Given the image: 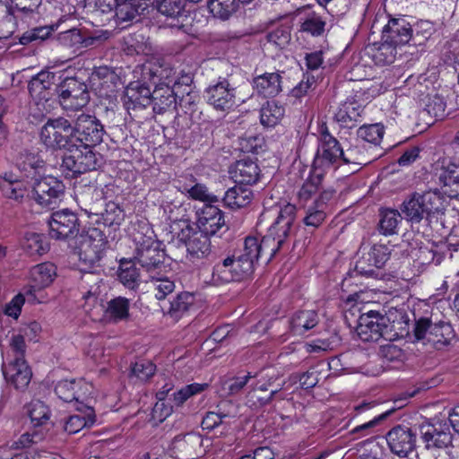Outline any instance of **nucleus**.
<instances>
[{
  "label": "nucleus",
  "mask_w": 459,
  "mask_h": 459,
  "mask_svg": "<svg viewBox=\"0 0 459 459\" xmlns=\"http://www.w3.org/2000/svg\"><path fill=\"white\" fill-rule=\"evenodd\" d=\"M295 220L296 207L287 204L280 209L268 234L261 240L255 237L246 238L243 250L235 257L247 278L253 274L255 264L262 255H268L270 261L286 247L293 232Z\"/></svg>",
  "instance_id": "1"
},
{
  "label": "nucleus",
  "mask_w": 459,
  "mask_h": 459,
  "mask_svg": "<svg viewBox=\"0 0 459 459\" xmlns=\"http://www.w3.org/2000/svg\"><path fill=\"white\" fill-rule=\"evenodd\" d=\"M397 313L381 314L376 310L363 312L359 319L357 333L363 342H377L383 338L393 340L399 336L401 321H397Z\"/></svg>",
  "instance_id": "2"
},
{
  "label": "nucleus",
  "mask_w": 459,
  "mask_h": 459,
  "mask_svg": "<svg viewBox=\"0 0 459 459\" xmlns=\"http://www.w3.org/2000/svg\"><path fill=\"white\" fill-rule=\"evenodd\" d=\"M134 244V258L148 273L159 271L164 264L165 254L160 243L155 239L153 230L144 224L133 233Z\"/></svg>",
  "instance_id": "3"
},
{
  "label": "nucleus",
  "mask_w": 459,
  "mask_h": 459,
  "mask_svg": "<svg viewBox=\"0 0 459 459\" xmlns=\"http://www.w3.org/2000/svg\"><path fill=\"white\" fill-rule=\"evenodd\" d=\"M40 142L48 149L69 150L74 143L73 120L67 116L48 118L39 132Z\"/></svg>",
  "instance_id": "4"
},
{
  "label": "nucleus",
  "mask_w": 459,
  "mask_h": 459,
  "mask_svg": "<svg viewBox=\"0 0 459 459\" xmlns=\"http://www.w3.org/2000/svg\"><path fill=\"white\" fill-rule=\"evenodd\" d=\"M56 78L55 73L41 71L29 82L28 90L39 112V117H46L53 108L54 96L56 94V86L57 85Z\"/></svg>",
  "instance_id": "5"
},
{
  "label": "nucleus",
  "mask_w": 459,
  "mask_h": 459,
  "mask_svg": "<svg viewBox=\"0 0 459 459\" xmlns=\"http://www.w3.org/2000/svg\"><path fill=\"white\" fill-rule=\"evenodd\" d=\"M67 117L73 120L74 143L95 147L102 143L105 129L97 117L83 111Z\"/></svg>",
  "instance_id": "6"
},
{
  "label": "nucleus",
  "mask_w": 459,
  "mask_h": 459,
  "mask_svg": "<svg viewBox=\"0 0 459 459\" xmlns=\"http://www.w3.org/2000/svg\"><path fill=\"white\" fill-rule=\"evenodd\" d=\"M318 134V145L312 169L323 173L327 169L341 165L343 149L339 141L330 134L325 124L319 127Z\"/></svg>",
  "instance_id": "7"
},
{
  "label": "nucleus",
  "mask_w": 459,
  "mask_h": 459,
  "mask_svg": "<svg viewBox=\"0 0 459 459\" xmlns=\"http://www.w3.org/2000/svg\"><path fill=\"white\" fill-rule=\"evenodd\" d=\"M56 91L59 104L67 112H82L91 99L87 85L77 77H65Z\"/></svg>",
  "instance_id": "8"
},
{
  "label": "nucleus",
  "mask_w": 459,
  "mask_h": 459,
  "mask_svg": "<svg viewBox=\"0 0 459 459\" xmlns=\"http://www.w3.org/2000/svg\"><path fill=\"white\" fill-rule=\"evenodd\" d=\"M108 246L105 234L97 228H91L76 240V253L80 261L91 267L99 264Z\"/></svg>",
  "instance_id": "9"
},
{
  "label": "nucleus",
  "mask_w": 459,
  "mask_h": 459,
  "mask_svg": "<svg viewBox=\"0 0 459 459\" xmlns=\"http://www.w3.org/2000/svg\"><path fill=\"white\" fill-rule=\"evenodd\" d=\"M93 148L76 143L68 150L69 153L63 157L61 163V169L66 178H76L97 169L98 158Z\"/></svg>",
  "instance_id": "10"
},
{
  "label": "nucleus",
  "mask_w": 459,
  "mask_h": 459,
  "mask_svg": "<svg viewBox=\"0 0 459 459\" xmlns=\"http://www.w3.org/2000/svg\"><path fill=\"white\" fill-rule=\"evenodd\" d=\"M65 186L55 177L37 178L32 184L31 198L41 207L54 209L64 198Z\"/></svg>",
  "instance_id": "11"
},
{
  "label": "nucleus",
  "mask_w": 459,
  "mask_h": 459,
  "mask_svg": "<svg viewBox=\"0 0 459 459\" xmlns=\"http://www.w3.org/2000/svg\"><path fill=\"white\" fill-rule=\"evenodd\" d=\"M49 235L56 239H68L76 237L80 230L77 214L69 209L53 212L48 220Z\"/></svg>",
  "instance_id": "12"
},
{
  "label": "nucleus",
  "mask_w": 459,
  "mask_h": 459,
  "mask_svg": "<svg viewBox=\"0 0 459 459\" xmlns=\"http://www.w3.org/2000/svg\"><path fill=\"white\" fill-rule=\"evenodd\" d=\"M204 98L215 109L227 111L236 105V88L229 79L219 77L216 83L205 89Z\"/></svg>",
  "instance_id": "13"
},
{
  "label": "nucleus",
  "mask_w": 459,
  "mask_h": 459,
  "mask_svg": "<svg viewBox=\"0 0 459 459\" xmlns=\"http://www.w3.org/2000/svg\"><path fill=\"white\" fill-rule=\"evenodd\" d=\"M210 237L188 222H186L185 227L178 234V241L185 245L189 255L196 258L206 256L210 253Z\"/></svg>",
  "instance_id": "14"
},
{
  "label": "nucleus",
  "mask_w": 459,
  "mask_h": 459,
  "mask_svg": "<svg viewBox=\"0 0 459 459\" xmlns=\"http://www.w3.org/2000/svg\"><path fill=\"white\" fill-rule=\"evenodd\" d=\"M56 277V267L54 264L46 262L33 266L30 270V284L25 288V294L30 302H39L36 292L48 287Z\"/></svg>",
  "instance_id": "15"
},
{
  "label": "nucleus",
  "mask_w": 459,
  "mask_h": 459,
  "mask_svg": "<svg viewBox=\"0 0 459 459\" xmlns=\"http://www.w3.org/2000/svg\"><path fill=\"white\" fill-rule=\"evenodd\" d=\"M385 438L390 451L399 457H407L416 447V433L406 426L394 427Z\"/></svg>",
  "instance_id": "16"
},
{
  "label": "nucleus",
  "mask_w": 459,
  "mask_h": 459,
  "mask_svg": "<svg viewBox=\"0 0 459 459\" xmlns=\"http://www.w3.org/2000/svg\"><path fill=\"white\" fill-rule=\"evenodd\" d=\"M420 434L427 450L443 449L452 445L453 437L446 423L424 422L420 425Z\"/></svg>",
  "instance_id": "17"
},
{
  "label": "nucleus",
  "mask_w": 459,
  "mask_h": 459,
  "mask_svg": "<svg viewBox=\"0 0 459 459\" xmlns=\"http://www.w3.org/2000/svg\"><path fill=\"white\" fill-rule=\"evenodd\" d=\"M6 381L17 390L24 391L30 385L32 372L24 358L12 359L3 367Z\"/></svg>",
  "instance_id": "18"
},
{
  "label": "nucleus",
  "mask_w": 459,
  "mask_h": 459,
  "mask_svg": "<svg viewBox=\"0 0 459 459\" xmlns=\"http://www.w3.org/2000/svg\"><path fill=\"white\" fill-rule=\"evenodd\" d=\"M196 229L213 236L225 227L223 212L212 204H205L196 212Z\"/></svg>",
  "instance_id": "19"
},
{
  "label": "nucleus",
  "mask_w": 459,
  "mask_h": 459,
  "mask_svg": "<svg viewBox=\"0 0 459 459\" xmlns=\"http://www.w3.org/2000/svg\"><path fill=\"white\" fill-rule=\"evenodd\" d=\"M55 393L65 403L74 401L82 405L90 394V386L82 379H64L56 385Z\"/></svg>",
  "instance_id": "20"
},
{
  "label": "nucleus",
  "mask_w": 459,
  "mask_h": 459,
  "mask_svg": "<svg viewBox=\"0 0 459 459\" xmlns=\"http://www.w3.org/2000/svg\"><path fill=\"white\" fill-rule=\"evenodd\" d=\"M202 446V437L195 433L179 435L172 440L169 451L170 455L178 459H195L198 456V450Z\"/></svg>",
  "instance_id": "21"
},
{
  "label": "nucleus",
  "mask_w": 459,
  "mask_h": 459,
  "mask_svg": "<svg viewBox=\"0 0 459 459\" xmlns=\"http://www.w3.org/2000/svg\"><path fill=\"white\" fill-rule=\"evenodd\" d=\"M247 279L235 255L228 256L222 262L216 264L212 270V281L215 285Z\"/></svg>",
  "instance_id": "22"
},
{
  "label": "nucleus",
  "mask_w": 459,
  "mask_h": 459,
  "mask_svg": "<svg viewBox=\"0 0 459 459\" xmlns=\"http://www.w3.org/2000/svg\"><path fill=\"white\" fill-rule=\"evenodd\" d=\"M149 13L147 0H117L115 18L117 25L139 21Z\"/></svg>",
  "instance_id": "23"
},
{
  "label": "nucleus",
  "mask_w": 459,
  "mask_h": 459,
  "mask_svg": "<svg viewBox=\"0 0 459 459\" xmlns=\"http://www.w3.org/2000/svg\"><path fill=\"white\" fill-rule=\"evenodd\" d=\"M435 177L443 194L450 198H459V165L449 162L436 169Z\"/></svg>",
  "instance_id": "24"
},
{
  "label": "nucleus",
  "mask_w": 459,
  "mask_h": 459,
  "mask_svg": "<svg viewBox=\"0 0 459 459\" xmlns=\"http://www.w3.org/2000/svg\"><path fill=\"white\" fill-rule=\"evenodd\" d=\"M412 26L403 17L391 18L383 28V39L400 46L411 45Z\"/></svg>",
  "instance_id": "25"
},
{
  "label": "nucleus",
  "mask_w": 459,
  "mask_h": 459,
  "mask_svg": "<svg viewBox=\"0 0 459 459\" xmlns=\"http://www.w3.org/2000/svg\"><path fill=\"white\" fill-rule=\"evenodd\" d=\"M159 13L166 18L170 27H181L189 16L187 0H160L157 3Z\"/></svg>",
  "instance_id": "26"
},
{
  "label": "nucleus",
  "mask_w": 459,
  "mask_h": 459,
  "mask_svg": "<svg viewBox=\"0 0 459 459\" xmlns=\"http://www.w3.org/2000/svg\"><path fill=\"white\" fill-rule=\"evenodd\" d=\"M152 101V92L150 88L140 82H131L126 91L124 106L130 110L143 109Z\"/></svg>",
  "instance_id": "27"
},
{
  "label": "nucleus",
  "mask_w": 459,
  "mask_h": 459,
  "mask_svg": "<svg viewBox=\"0 0 459 459\" xmlns=\"http://www.w3.org/2000/svg\"><path fill=\"white\" fill-rule=\"evenodd\" d=\"M91 81L99 88L100 96L109 97L116 92L120 78L110 67L99 66L91 73Z\"/></svg>",
  "instance_id": "28"
},
{
  "label": "nucleus",
  "mask_w": 459,
  "mask_h": 459,
  "mask_svg": "<svg viewBox=\"0 0 459 459\" xmlns=\"http://www.w3.org/2000/svg\"><path fill=\"white\" fill-rule=\"evenodd\" d=\"M76 411L77 413L70 415L64 422V430L70 435L91 427L96 421L95 411L91 406L77 405Z\"/></svg>",
  "instance_id": "29"
},
{
  "label": "nucleus",
  "mask_w": 459,
  "mask_h": 459,
  "mask_svg": "<svg viewBox=\"0 0 459 459\" xmlns=\"http://www.w3.org/2000/svg\"><path fill=\"white\" fill-rule=\"evenodd\" d=\"M179 93V91L169 86V82H166V86H156L152 91L153 111L157 114H163L176 109Z\"/></svg>",
  "instance_id": "30"
},
{
  "label": "nucleus",
  "mask_w": 459,
  "mask_h": 459,
  "mask_svg": "<svg viewBox=\"0 0 459 459\" xmlns=\"http://www.w3.org/2000/svg\"><path fill=\"white\" fill-rule=\"evenodd\" d=\"M253 88L258 95L273 98L281 91V76L279 73H264L253 79Z\"/></svg>",
  "instance_id": "31"
},
{
  "label": "nucleus",
  "mask_w": 459,
  "mask_h": 459,
  "mask_svg": "<svg viewBox=\"0 0 459 459\" xmlns=\"http://www.w3.org/2000/svg\"><path fill=\"white\" fill-rule=\"evenodd\" d=\"M230 173L236 184L250 186L258 181L260 169L255 162L250 160H241L236 162Z\"/></svg>",
  "instance_id": "32"
},
{
  "label": "nucleus",
  "mask_w": 459,
  "mask_h": 459,
  "mask_svg": "<svg viewBox=\"0 0 459 459\" xmlns=\"http://www.w3.org/2000/svg\"><path fill=\"white\" fill-rule=\"evenodd\" d=\"M374 160L375 157L369 154L365 143L357 139L347 150H343L341 164L353 165L356 171L359 167L367 165Z\"/></svg>",
  "instance_id": "33"
},
{
  "label": "nucleus",
  "mask_w": 459,
  "mask_h": 459,
  "mask_svg": "<svg viewBox=\"0 0 459 459\" xmlns=\"http://www.w3.org/2000/svg\"><path fill=\"white\" fill-rule=\"evenodd\" d=\"M420 196L427 219L445 213L446 200L437 188L425 191Z\"/></svg>",
  "instance_id": "34"
},
{
  "label": "nucleus",
  "mask_w": 459,
  "mask_h": 459,
  "mask_svg": "<svg viewBox=\"0 0 459 459\" xmlns=\"http://www.w3.org/2000/svg\"><path fill=\"white\" fill-rule=\"evenodd\" d=\"M455 332L448 323L434 324L428 335V342L437 350H441L450 344L455 339Z\"/></svg>",
  "instance_id": "35"
},
{
  "label": "nucleus",
  "mask_w": 459,
  "mask_h": 459,
  "mask_svg": "<svg viewBox=\"0 0 459 459\" xmlns=\"http://www.w3.org/2000/svg\"><path fill=\"white\" fill-rule=\"evenodd\" d=\"M195 299L193 293L182 291L170 301L166 315L173 320L178 321L192 309L195 306Z\"/></svg>",
  "instance_id": "36"
},
{
  "label": "nucleus",
  "mask_w": 459,
  "mask_h": 459,
  "mask_svg": "<svg viewBox=\"0 0 459 459\" xmlns=\"http://www.w3.org/2000/svg\"><path fill=\"white\" fill-rule=\"evenodd\" d=\"M363 108L356 101H345L334 115L335 120L342 127H353L361 117Z\"/></svg>",
  "instance_id": "37"
},
{
  "label": "nucleus",
  "mask_w": 459,
  "mask_h": 459,
  "mask_svg": "<svg viewBox=\"0 0 459 459\" xmlns=\"http://www.w3.org/2000/svg\"><path fill=\"white\" fill-rule=\"evenodd\" d=\"M149 287L156 299L163 300L175 290L176 283L172 278L157 271L150 274Z\"/></svg>",
  "instance_id": "38"
},
{
  "label": "nucleus",
  "mask_w": 459,
  "mask_h": 459,
  "mask_svg": "<svg viewBox=\"0 0 459 459\" xmlns=\"http://www.w3.org/2000/svg\"><path fill=\"white\" fill-rule=\"evenodd\" d=\"M252 198L253 192L247 186L237 184L226 191L223 202L228 207L234 209L247 206Z\"/></svg>",
  "instance_id": "39"
},
{
  "label": "nucleus",
  "mask_w": 459,
  "mask_h": 459,
  "mask_svg": "<svg viewBox=\"0 0 459 459\" xmlns=\"http://www.w3.org/2000/svg\"><path fill=\"white\" fill-rule=\"evenodd\" d=\"M318 315L315 310L297 312L290 320V329L294 334L303 335L318 324Z\"/></svg>",
  "instance_id": "40"
},
{
  "label": "nucleus",
  "mask_w": 459,
  "mask_h": 459,
  "mask_svg": "<svg viewBox=\"0 0 459 459\" xmlns=\"http://www.w3.org/2000/svg\"><path fill=\"white\" fill-rule=\"evenodd\" d=\"M327 17L310 12L307 13L300 23V31L305 32L312 37H321L325 34L327 26Z\"/></svg>",
  "instance_id": "41"
},
{
  "label": "nucleus",
  "mask_w": 459,
  "mask_h": 459,
  "mask_svg": "<svg viewBox=\"0 0 459 459\" xmlns=\"http://www.w3.org/2000/svg\"><path fill=\"white\" fill-rule=\"evenodd\" d=\"M25 409L34 428L42 427L50 420L51 411L48 406L40 400H32Z\"/></svg>",
  "instance_id": "42"
},
{
  "label": "nucleus",
  "mask_w": 459,
  "mask_h": 459,
  "mask_svg": "<svg viewBox=\"0 0 459 459\" xmlns=\"http://www.w3.org/2000/svg\"><path fill=\"white\" fill-rule=\"evenodd\" d=\"M285 109L274 100L267 101L260 110V121L264 126H276L284 117Z\"/></svg>",
  "instance_id": "43"
},
{
  "label": "nucleus",
  "mask_w": 459,
  "mask_h": 459,
  "mask_svg": "<svg viewBox=\"0 0 459 459\" xmlns=\"http://www.w3.org/2000/svg\"><path fill=\"white\" fill-rule=\"evenodd\" d=\"M0 189L6 198L13 199L15 201L22 200L27 193V187L24 182L13 179L11 175H5L0 179Z\"/></svg>",
  "instance_id": "44"
},
{
  "label": "nucleus",
  "mask_w": 459,
  "mask_h": 459,
  "mask_svg": "<svg viewBox=\"0 0 459 459\" xmlns=\"http://www.w3.org/2000/svg\"><path fill=\"white\" fill-rule=\"evenodd\" d=\"M324 180V173L312 169V174L300 187L298 197L300 203L305 204L316 193L321 190Z\"/></svg>",
  "instance_id": "45"
},
{
  "label": "nucleus",
  "mask_w": 459,
  "mask_h": 459,
  "mask_svg": "<svg viewBox=\"0 0 459 459\" xmlns=\"http://www.w3.org/2000/svg\"><path fill=\"white\" fill-rule=\"evenodd\" d=\"M22 247L30 255H40L48 250L49 245L44 235L28 232L24 236Z\"/></svg>",
  "instance_id": "46"
},
{
  "label": "nucleus",
  "mask_w": 459,
  "mask_h": 459,
  "mask_svg": "<svg viewBox=\"0 0 459 459\" xmlns=\"http://www.w3.org/2000/svg\"><path fill=\"white\" fill-rule=\"evenodd\" d=\"M135 263L130 260H121L119 265L118 278L119 281L128 289L134 290L138 286L139 270L135 266Z\"/></svg>",
  "instance_id": "47"
},
{
  "label": "nucleus",
  "mask_w": 459,
  "mask_h": 459,
  "mask_svg": "<svg viewBox=\"0 0 459 459\" xmlns=\"http://www.w3.org/2000/svg\"><path fill=\"white\" fill-rule=\"evenodd\" d=\"M193 183L194 184L182 185L179 186L180 191L187 194L190 198L208 203L207 204H212V203L219 201V198L216 195L208 192V188L205 185L196 183L195 178L193 179Z\"/></svg>",
  "instance_id": "48"
},
{
  "label": "nucleus",
  "mask_w": 459,
  "mask_h": 459,
  "mask_svg": "<svg viewBox=\"0 0 459 459\" xmlns=\"http://www.w3.org/2000/svg\"><path fill=\"white\" fill-rule=\"evenodd\" d=\"M401 221L402 216L398 211L394 209L381 210L379 220L380 233L385 236L396 234Z\"/></svg>",
  "instance_id": "49"
},
{
  "label": "nucleus",
  "mask_w": 459,
  "mask_h": 459,
  "mask_svg": "<svg viewBox=\"0 0 459 459\" xmlns=\"http://www.w3.org/2000/svg\"><path fill=\"white\" fill-rule=\"evenodd\" d=\"M206 4L210 13L221 20L229 19L238 8L236 0H207Z\"/></svg>",
  "instance_id": "50"
},
{
  "label": "nucleus",
  "mask_w": 459,
  "mask_h": 459,
  "mask_svg": "<svg viewBox=\"0 0 459 459\" xmlns=\"http://www.w3.org/2000/svg\"><path fill=\"white\" fill-rule=\"evenodd\" d=\"M401 47L386 40V39H383L381 37V43L377 48L374 54V59L377 64L380 65H390L395 61L396 56L398 54V49Z\"/></svg>",
  "instance_id": "51"
},
{
  "label": "nucleus",
  "mask_w": 459,
  "mask_h": 459,
  "mask_svg": "<svg viewBox=\"0 0 459 459\" xmlns=\"http://www.w3.org/2000/svg\"><path fill=\"white\" fill-rule=\"evenodd\" d=\"M420 203L419 193H414L408 200L403 202L402 212L409 221L420 222L423 218H426L424 208Z\"/></svg>",
  "instance_id": "52"
},
{
  "label": "nucleus",
  "mask_w": 459,
  "mask_h": 459,
  "mask_svg": "<svg viewBox=\"0 0 459 459\" xmlns=\"http://www.w3.org/2000/svg\"><path fill=\"white\" fill-rule=\"evenodd\" d=\"M365 250L366 247H360L359 254H361V255L356 261L354 271L348 273L350 277L356 275L369 277L376 274V270L378 268Z\"/></svg>",
  "instance_id": "53"
},
{
  "label": "nucleus",
  "mask_w": 459,
  "mask_h": 459,
  "mask_svg": "<svg viewBox=\"0 0 459 459\" xmlns=\"http://www.w3.org/2000/svg\"><path fill=\"white\" fill-rule=\"evenodd\" d=\"M435 32L434 24L428 20L417 22L412 27L411 45L422 46Z\"/></svg>",
  "instance_id": "54"
},
{
  "label": "nucleus",
  "mask_w": 459,
  "mask_h": 459,
  "mask_svg": "<svg viewBox=\"0 0 459 459\" xmlns=\"http://www.w3.org/2000/svg\"><path fill=\"white\" fill-rule=\"evenodd\" d=\"M108 316L115 322L125 320L129 316V300L123 297H117L108 303L106 309Z\"/></svg>",
  "instance_id": "55"
},
{
  "label": "nucleus",
  "mask_w": 459,
  "mask_h": 459,
  "mask_svg": "<svg viewBox=\"0 0 459 459\" xmlns=\"http://www.w3.org/2000/svg\"><path fill=\"white\" fill-rule=\"evenodd\" d=\"M385 130L380 124L362 126L358 129V138L361 142L378 145L383 138Z\"/></svg>",
  "instance_id": "56"
},
{
  "label": "nucleus",
  "mask_w": 459,
  "mask_h": 459,
  "mask_svg": "<svg viewBox=\"0 0 459 459\" xmlns=\"http://www.w3.org/2000/svg\"><path fill=\"white\" fill-rule=\"evenodd\" d=\"M97 280L92 273H86L82 278V297L87 302H92V304L98 300L100 294V286Z\"/></svg>",
  "instance_id": "57"
},
{
  "label": "nucleus",
  "mask_w": 459,
  "mask_h": 459,
  "mask_svg": "<svg viewBox=\"0 0 459 459\" xmlns=\"http://www.w3.org/2000/svg\"><path fill=\"white\" fill-rule=\"evenodd\" d=\"M424 110L436 118H442L445 116L446 102L444 99L437 93L428 94L423 100Z\"/></svg>",
  "instance_id": "58"
},
{
  "label": "nucleus",
  "mask_w": 459,
  "mask_h": 459,
  "mask_svg": "<svg viewBox=\"0 0 459 459\" xmlns=\"http://www.w3.org/2000/svg\"><path fill=\"white\" fill-rule=\"evenodd\" d=\"M53 31L52 27L43 26L36 27L25 31L20 38L22 45H28L32 42H42L47 39Z\"/></svg>",
  "instance_id": "59"
},
{
  "label": "nucleus",
  "mask_w": 459,
  "mask_h": 459,
  "mask_svg": "<svg viewBox=\"0 0 459 459\" xmlns=\"http://www.w3.org/2000/svg\"><path fill=\"white\" fill-rule=\"evenodd\" d=\"M156 371V366L150 360L140 359L134 362L131 368V376L135 377L140 381H147Z\"/></svg>",
  "instance_id": "60"
},
{
  "label": "nucleus",
  "mask_w": 459,
  "mask_h": 459,
  "mask_svg": "<svg viewBox=\"0 0 459 459\" xmlns=\"http://www.w3.org/2000/svg\"><path fill=\"white\" fill-rule=\"evenodd\" d=\"M208 386L207 384L194 383L182 387L173 394V401L177 406L182 405L189 397L200 394Z\"/></svg>",
  "instance_id": "61"
},
{
  "label": "nucleus",
  "mask_w": 459,
  "mask_h": 459,
  "mask_svg": "<svg viewBox=\"0 0 459 459\" xmlns=\"http://www.w3.org/2000/svg\"><path fill=\"white\" fill-rule=\"evenodd\" d=\"M58 43L66 48H82V34L79 29L73 28L57 35Z\"/></svg>",
  "instance_id": "62"
},
{
  "label": "nucleus",
  "mask_w": 459,
  "mask_h": 459,
  "mask_svg": "<svg viewBox=\"0 0 459 459\" xmlns=\"http://www.w3.org/2000/svg\"><path fill=\"white\" fill-rule=\"evenodd\" d=\"M178 105L184 110L186 114L192 115L197 108L199 95L197 92L189 89L186 92L180 91L178 97Z\"/></svg>",
  "instance_id": "63"
},
{
  "label": "nucleus",
  "mask_w": 459,
  "mask_h": 459,
  "mask_svg": "<svg viewBox=\"0 0 459 459\" xmlns=\"http://www.w3.org/2000/svg\"><path fill=\"white\" fill-rule=\"evenodd\" d=\"M255 374L247 372L244 376H238L226 380L223 384V389L228 392L229 394H238L249 382L250 379L256 377Z\"/></svg>",
  "instance_id": "64"
}]
</instances>
